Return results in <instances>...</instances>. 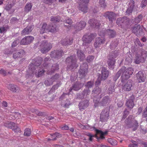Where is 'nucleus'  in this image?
I'll return each mask as SVG.
<instances>
[{
    "instance_id": "f257e3e1",
    "label": "nucleus",
    "mask_w": 147,
    "mask_h": 147,
    "mask_svg": "<svg viewBox=\"0 0 147 147\" xmlns=\"http://www.w3.org/2000/svg\"><path fill=\"white\" fill-rule=\"evenodd\" d=\"M95 89L96 90L94 89L92 91V96H93L94 97H96V98H97V100H96L95 97L93 99L95 107L98 106L100 104H101L102 105H104L110 102V100L109 97L105 96L103 97L102 101L99 103L98 99L101 98L100 96L101 94L99 95L101 92V89L97 86L96 87Z\"/></svg>"
},
{
    "instance_id": "f03ea898",
    "label": "nucleus",
    "mask_w": 147,
    "mask_h": 147,
    "mask_svg": "<svg viewBox=\"0 0 147 147\" xmlns=\"http://www.w3.org/2000/svg\"><path fill=\"white\" fill-rule=\"evenodd\" d=\"M121 81L122 90L129 91L131 90L132 86V82L131 80L121 79Z\"/></svg>"
},
{
    "instance_id": "7ed1b4c3",
    "label": "nucleus",
    "mask_w": 147,
    "mask_h": 147,
    "mask_svg": "<svg viewBox=\"0 0 147 147\" xmlns=\"http://www.w3.org/2000/svg\"><path fill=\"white\" fill-rule=\"evenodd\" d=\"M132 116L130 115L127 119H126L125 121L128 127L130 128L132 127H134V131L136 130L138 126V123L137 121L132 118Z\"/></svg>"
},
{
    "instance_id": "20e7f679",
    "label": "nucleus",
    "mask_w": 147,
    "mask_h": 147,
    "mask_svg": "<svg viewBox=\"0 0 147 147\" xmlns=\"http://www.w3.org/2000/svg\"><path fill=\"white\" fill-rule=\"evenodd\" d=\"M121 69H122L121 79L127 80L133 73V70L131 68L126 69L125 67H123Z\"/></svg>"
},
{
    "instance_id": "39448f33",
    "label": "nucleus",
    "mask_w": 147,
    "mask_h": 147,
    "mask_svg": "<svg viewBox=\"0 0 147 147\" xmlns=\"http://www.w3.org/2000/svg\"><path fill=\"white\" fill-rule=\"evenodd\" d=\"M57 29L55 27V26L48 25L46 24H43L40 30V33L42 34L49 32H54L56 31Z\"/></svg>"
},
{
    "instance_id": "423d86ee",
    "label": "nucleus",
    "mask_w": 147,
    "mask_h": 147,
    "mask_svg": "<svg viewBox=\"0 0 147 147\" xmlns=\"http://www.w3.org/2000/svg\"><path fill=\"white\" fill-rule=\"evenodd\" d=\"M84 128L86 129H89L91 130H94L96 133V137L98 139L101 138L103 139L104 138V136L105 134H107V132H103L102 131L99 130L95 128L94 127H91L88 125H86L84 126Z\"/></svg>"
},
{
    "instance_id": "0eeeda50",
    "label": "nucleus",
    "mask_w": 147,
    "mask_h": 147,
    "mask_svg": "<svg viewBox=\"0 0 147 147\" xmlns=\"http://www.w3.org/2000/svg\"><path fill=\"white\" fill-rule=\"evenodd\" d=\"M76 61L75 55H72L67 58L66 60V63L68 64L69 66L70 65V66L68 67V68L70 69H73L77 68L78 65L76 64Z\"/></svg>"
},
{
    "instance_id": "6e6552de",
    "label": "nucleus",
    "mask_w": 147,
    "mask_h": 147,
    "mask_svg": "<svg viewBox=\"0 0 147 147\" xmlns=\"http://www.w3.org/2000/svg\"><path fill=\"white\" fill-rule=\"evenodd\" d=\"M51 43H48L46 41H43L40 45V50L43 53H46L49 51L52 48Z\"/></svg>"
},
{
    "instance_id": "1a4fd4ad",
    "label": "nucleus",
    "mask_w": 147,
    "mask_h": 147,
    "mask_svg": "<svg viewBox=\"0 0 147 147\" xmlns=\"http://www.w3.org/2000/svg\"><path fill=\"white\" fill-rule=\"evenodd\" d=\"M89 0H80L79 3V8L82 11L85 13L87 10V5Z\"/></svg>"
},
{
    "instance_id": "9d476101",
    "label": "nucleus",
    "mask_w": 147,
    "mask_h": 147,
    "mask_svg": "<svg viewBox=\"0 0 147 147\" xmlns=\"http://www.w3.org/2000/svg\"><path fill=\"white\" fill-rule=\"evenodd\" d=\"M4 125L6 127L12 129L14 131L17 133L20 131V128L13 122H7Z\"/></svg>"
},
{
    "instance_id": "9b49d317",
    "label": "nucleus",
    "mask_w": 147,
    "mask_h": 147,
    "mask_svg": "<svg viewBox=\"0 0 147 147\" xmlns=\"http://www.w3.org/2000/svg\"><path fill=\"white\" fill-rule=\"evenodd\" d=\"M109 111L108 109H105L102 111L100 116V121L102 122L106 121L109 117Z\"/></svg>"
},
{
    "instance_id": "f8f14e48",
    "label": "nucleus",
    "mask_w": 147,
    "mask_h": 147,
    "mask_svg": "<svg viewBox=\"0 0 147 147\" xmlns=\"http://www.w3.org/2000/svg\"><path fill=\"white\" fill-rule=\"evenodd\" d=\"M88 66L86 63L81 65L80 69L79 71L80 77L82 78L84 77L87 73L88 71Z\"/></svg>"
},
{
    "instance_id": "ddd939ff",
    "label": "nucleus",
    "mask_w": 147,
    "mask_h": 147,
    "mask_svg": "<svg viewBox=\"0 0 147 147\" xmlns=\"http://www.w3.org/2000/svg\"><path fill=\"white\" fill-rule=\"evenodd\" d=\"M94 38V36L93 34L85 35L82 38L84 42L83 45H86V44L90 43L93 40Z\"/></svg>"
},
{
    "instance_id": "4468645a",
    "label": "nucleus",
    "mask_w": 147,
    "mask_h": 147,
    "mask_svg": "<svg viewBox=\"0 0 147 147\" xmlns=\"http://www.w3.org/2000/svg\"><path fill=\"white\" fill-rule=\"evenodd\" d=\"M132 31L136 35H140L143 34L142 27L140 25H136L132 28Z\"/></svg>"
},
{
    "instance_id": "2eb2a0df",
    "label": "nucleus",
    "mask_w": 147,
    "mask_h": 147,
    "mask_svg": "<svg viewBox=\"0 0 147 147\" xmlns=\"http://www.w3.org/2000/svg\"><path fill=\"white\" fill-rule=\"evenodd\" d=\"M34 39V38L33 36H26L22 39L20 42V44L23 45H27L31 43Z\"/></svg>"
},
{
    "instance_id": "dca6fc26",
    "label": "nucleus",
    "mask_w": 147,
    "mask_h": 147,
    "mask_svg": "<svg viewBox=\"0 0 147 147\" xmlns=\"http://www.w3.org/2000/svg\"><path fill=\"white\" fill-rule=\"evenodd\" d=\"M59 78V75L56 74L53 77L45 80V84L47 86H50L52 84L53 82L57 80Z\"/></svg>"
},
{
    "instance_id": "f3484780",
    "label": "nucleus",
    "mask_w": 147,
    "mask_h": 147,
    "mask_svg": "<svg viewBox=\"0 0 147 147\" xmlns=\"http://www.w3.org/2000/svg\"><path fill=\"white\" fill-rule=\"evenodd\" d=\"M116 56L117 55L113 57V56H111L108 58V63L110 69H113L114 68L115 63V58L116 57Z\"/></svg>"
},
{
    "instance_id": "a211bd4d",
    "label": "nucleus",
    "mask_w": 147,
    "mask_h": 147,
    "mask_svg": "<svg viewBox=\"0 0 147 147\" xmlns=\"http://www.w3.org/2000/svg\"><path fill=\"white\" fill-rule=\"evenodd\" d=\"M105 40L102 36L97 38L96 39L95 42L94 43V47L97 48L100 46L101 45L104 43Z\"/></svg>"
},
{
    "instance_id": "6ab92c4d",
    "label": "nucleus",
    "mask_w": 147,
    "mask_h": 147,
    "mask_svg": "<svg viewBox=\"0 0 147 147\" xmlns=\"http://www.w3.org/2000/svg\"><path fill=\"white\" fill-rule=\"evenodd\" d=\"M116 15L112 12H107L104 14V16L106 18H108L109 21L111 22H113V21L115 19Z\"/></svg>"
},
{
    "instance_id": "aec40b11",
    "label": "nucleus",
    "mask_w": 147,
    "mask_h": 147,
    "mask_svg": "<svg viewBox=\"0 0 147 147\" xmlns=\"http://www.w3.org/2000/svg\"><path fill=\"white\" fill-rule=\"evenodd\" d=\"M136 77L139 82H144L146 79V76L141 71H139L136 74Z\"/></svg>"
},
{
    "instance_id": "412c9836",
    "label": "nucleus",
    "mask_w": 147,
    "mask_h": 147,
    "mask_svg": "<svg viewBox=\"0 0 147 147\" xmlns=\"http://www.w3.org/2000/svg\"><path fill=\"white\" fill-rule=\"evenodd\" d=\"M134 96H133L131 97L127 101L126 103L127 107L129 109H132L134 107V104L133 102Z\"/></svg>"
},
{
    "instance_id": "4be33fe9",
    "label": "nucleus",
    "mask_w": 147,
    "mask_h": 147,
    "mask_svg": "<svg viewBox=\"0 0 147 147\" xmlns=\"http://www.w3.org/2000/svg\"><path fill=\"white\" fill-rule=\"evenodd\" d=\"M126 18L123 17L122 18H119L118 19L117 21V23L119 26H120L121 27H123L125 24V22H126L128 23L130 21L126 20Z\"/></svg>"
},
{
    "instance_id": "5701e85b",
    "label": "nucleus",
    "mask_w": 147,
    "mask_h": 147,
    "mask_svg": "<svg viewBox=\"0 0 147 147\" xmlns=\"http://www.w3.org/2000/svg\"><path fill=\"white\" fill-rule=\"evenodd\" d=\"M86 25V23L84 21H81L77 23L75 26V28L78 31H79L83 28Z\"/></svg>"
},
{
    "instance_id": "b1692460",
    "label": "nucleus",
    "mask_w": 147,
    "mask_h": 147,
    "mask_svg": "<svg viewBox=\"0 0 147 147\" xmlns=\"http://www.w3.org/2000/svg\"><path fill=\"white\" fill-rule=\"evenodd\" d=\"M33 27L32 25L28 26L22 31V34L24 35L28 34L32 31Z\"/></svg>"
},
{
    "instance_id": "393cba45",
    "label": "nucleus",
    "mask_w": 147,
    "mask_h": 147,
    "mask_svg": "<svg viewBox=\"0 0 147 147\" xmlns=\"http://www.w3.org/2000/svg\"><path fill=\"white\" fill-rule=\"evenodd\" d=\"M134 1L132 0L130 1L129 3L128 8L126 11L127 14L129 15L131 13L134 8Z\"/></svg>"
},
{
    "instance_id": "a878e982",
    "label": "nucleus",
    "mask_w": 147,
    "mask_h": 147,
    "mask_svg": "<svg viewBox=\"0 0 147 147\" xmlns=\"http://www.w3.org/2000/svg\"><path fill=\"white\" fill-rule=\"evenodd\" d=\"M88 101L86 100L84 102H81L79 104V107L80 110L85 109L88 105Z\"/></svg>"
},
{
    "instance_id": "bb28decb",
    "label": "nucleus",
    "mask_w": 147,
    "mask_h": 147,
    "mask_svg": "<svg viewBox=\"0 0 147 147\" xmlns=\"http://www.w3.org/2000/svg\"><path fill=\"white\" fill-rule=\"evenodd\" d=\"M88 23L91 26H92L93 27H94V28L97 27L98 28L100 26L99 22L98 21L95 20L93 19L89 20Z\"/></svg>"
},
{
    "instance_id": "cd10ccee",
    "label": "nucleus",
    "mask_w": 147,
    "mask_h": 147,
    "mask_svg": "<svg viewBox=\"0 0 147 147\" xmlns=\"http://www.w3.org/2000/svg\"><path fill=\"white\" fill-rule=\"evenodd\" d=\"M109 72L108 70L105 68H103L101 70V74L102 77L101 78L102 79L105 80L106 79L109 75Z\"/></svg>"
},
{
    "instance_id": "c85d7f7f",
    "label": "nucleus",
    "mask_w": 147,
    "mask_h": 147,
    "mask_svg": "<svg viewBox=\"0 0 147 147\" xmlns=\"http://www.w3.org/2000/svg\"><path fill=\"white\" fill-rule=\"evenodd\" d=\"M90 93V91L88 89L86 88L83 92V93L81 95H79L78 98H79L82 99L87 97V96L89 95Z\"/></svg>"
},
{
    "instance_id": "c756f323",
    "label": "nucleus",
    "mask_w": 147,
    "mask_h": 147,
    "mask_svg": "<svg viewBox=\"0 0 147 147\" xmlns=\"http://www.w3.org/2000/svg\"><path fill=\"white\" fill-rule=\"evenodd\" d=\"M107 34L109 36V37L111 38L113 37L115 35V32L113 30H107L104 33L102 32V33H100L99 34L100 36H101L102 34L104 35L105 34Z\"/></svg>"
},
{
    "instance_id": "7c9ffc66",
    "label": "nucleus",
    "mask_w": 147,
    "mask_h": 147,
    "mask_svg": "<svg viewBox=\"0 0 147 147\" xmlns=\"http://www.w3.org/2000/svg\"><path fill=\"white\" fill-rule=\"evenodd\" d=\"M145 60L144 57L137 55L134 59V62L136 64H139L140 62H143Z\"/></svg>"
},
{
    "instance_id": "2f4dec72",
    "label": "nucleus",
    "mask_w": 147,
    "mask_h": 147,
    "mask_svg": "<svg viewBox=\"0 0 147 147\" xmlns=\"http://www.w3.org/2000/svg\"><path fill=\"white\" fill-rule=\"evenodd\" d=\"M72 39H65L62 40L61 41V43L63 45H70L72 42Z\"/></svg>"
},
{
    "instance_id": "473e14b6",
    "label": "nucleus",
    "mask_w": 147,
    "mask_h": 147,
    "mask_svg": "<svg viewBox=\"0 0 147 147\" xmlns=\"http://www.w3.org/2000/svg\"><path fill=\"white\" fill-rule=\"evenodd\" d=\"M127 55L126 57L125 63L126 64H129L132 62V57L129 53H127Z\"/></svg>"
},
{
    "instance_id": "72a5a7b5",
    "label": "nucleus",
    "mask_w": 147,
    "mask_h": 147,
    "mask_svg": "<svg viewBox=\"0 0 147 147\" xmlns=\"http://www.w3.org/2000/svg\"><path fill=\"white\" fill-rule=\"evenodd\" d=\"M7 88L9 89L14 92H16L19 89V88L18 86L12 84L8 85Z\"/></svg>"
},
{
    "instance_id": "f704fd0d",
    "label": "nucleus",
    "mask_w": 147,
    "mask_h": 147,
    "mask_svg": "<svg viewBox=\"0 0 147 147\" xmlns=\"http://www.w3.org/2000/svg\"><path fill=\"white\" fill-rule=\"evenodd\" d=\"M77 55L78 58L81 61L83 60L85 58L84 55L80 50H78L77 51Z\"/></svg>"
},
{
    "instance_id": "c9c22d12",
    "label": "nucleus",
    "mask_w": 147,
    "mask_h": 147,
    "mask_svg": "<svg viewBox=\"0 0 147 147\" xmlns=\"http://www.w3.org/2000/svg\"><path fill=\"white\" fill-rule=\"evenodd\" d=\"M24 52L23 50H21L20 52L18 51H16L13 54V58L16 59L22 57L23 54Z\"/></svg>"
},
{
    "instance_id": "e433bc0d",
    "label": "nucleus",
    "mask_w": 147,
    "mask_h": 147,
    "mask_svg": "<svg viewBox=\"0 0 147 147\" xmlns=\"http://www.w3.org/2000/svg\"><path fill=\"white\" fill-rule=\"evenodd\" d=\"M13 6V5L12 4H10L6 6L5 9L9 12V13H12L15 11L14 9L12 8Z\"/></svg>"
},
{
    "instance_id": "4c0bfd02",
    "label": "nucleus",
    "mask_w": 147,
    "mask_h": 147,
    "mask_svg": "<svg viewBox=\"0 0 147 147\" xmlns=\"http://www.w3.org/2000/svg\"><path fill=\"white\" fill-rule=\"evenodd\" d=\"M32 5L31 3H27L24 8V11L26 13L28 12L31 10Z\"/></svg>"
},
{
    "instance_id": "58836bf2",
    "label": "nucleus",
    "mask_w": 147,
    "mask_h": 147,
    "mask_svg": "<svg viewBox=\"0 0 147 147\" xmlns=\"http://www.w3.org/2000/svg\"><path fill=\"white\" fill-rule=\"evenodd\" d=\"M61 20L60 17L59 16H54L51 17V21L53 22H59Z\"/></svg>"
},
{
    "instance_id": "ea45409f",
    "label": "nucleus",
    "mask_w": 147,
    "mask_h": 147,
    "mask_svg": "<svg viewBox=\"0 0 147 147\" xmlns=\"http://www.w3.org/2000/svg\"><path fill=\"white\" fill-rule=\"evenodd\" d=\"M83 84H76L73 86V89L75 90H79L82 86Z\"/></svg>"
},
{
    "instance_id": "a19ab883",
    "label": "nucleus",
    "mask_w": 147,
    "mask_h": 147,
    "mask_svg": "<svg viewBox=\"0 0 147 147\" xmlns=\"http://www.w3.org/2000/svg\"><path fill=\"white\" fill-rule=\"evenodd\" d=\"M115 86L114 84H112L109 87V88L108 90V93L109 94H112V93L114 91V87Z\"/></svg>"
},
{
    "instance_id": "79ce46f5",
    "label": "nucleus",
    "mask_w": 147,
    "mask_h": 147,
    "mask_svg": "<svg viewBox=\"0 0 147 147\" xmlns=\"http://www.w3.org/2000/svg\"><path fill=\"white\" fill-rule=\"evenodd\" d=\"M51 139L52 140H55L56 138H59L61 137V135L59 133H57L55 134H51Z\"/></svg>"
},
{
    "instance_id": "37998d69",
    "label": "nucleus",
    "mask_w": 147,
    "mask_h": 147,
    "mask_svg": "<svg viewBox=\"0 0 147 147\" xmlns=\"http://www.w3.org/2000/svg\"><path fill=\"white\" fill-rule=\"evenodd\" d=\"M44 70L43 69H42L38 70V73L36 72L35 73V74L37 77H39L41 76L44 73Z\"/></svg>"
},
{
    "instance_id": "c03bdc74",
    "label": "nucleus",
    "mask_w": 147,
    "mask_h": 147,
    "mask_svg": "<svg viewBox=\"0 0 147 147\" xmlns=\"http://www.w3.org/2000/svg\"><path fill=\"white\" fill-rule=\"evenodd\" d=\"M122 69H121L117 72L115 75V76L114 77V80H117L120 76L121 74L122 75Z\"/></svg>"
},
{
    "instance_id": "a18cd8bd",
    "label": "nucleus",
    "mask_w": 147,
    "mask_h": 147,
    "mask_svg": "<svg viewBox=\"0 0 147 147\" xmlns=\"http://www.w3.org/2000/svg\"><path fill=\"white\" fill-rule=\"evenodd\" d=\"M31 130L30 129L26 128L24 130V134L25 136H29L31 134Z\"/></svg>"
},
{
    "instance_id": "49530a36",
    "label": "nucleus",
    "mask_w": 147,
    "mask_h": 147,
    "mask_svg": "<svg viewBox=\"0 0 147 147\" xmlns=\"http://www.w3.org/2000/svg\"><path fill=\"white\" fill-rule=\"evenodd\" d=\"M63 52V51L62 50H61L59 51H56L55 53V54H56V57L58 58L61 57L62 56Z\"/></svg>"
},
{
    "instance_id": "de8ad7c7",
    "label": "nucleus",
    "mask_w": 147,
    "mask_h": 147,
    "mask_svg": "<svg viewBox=\"0 0 147 147\" xmlns=\"http://www.w3.org/2000/svg\"><path fill=\"white\" fill-rule=\"evenodd\" d=\"M108 141V142L112 145H115L117 144L116 141L112 139H109Z\"/></svg>"
},
{
    "instance_id": "09e8293b",
    "label": "nucleus",
    "mask_w": 147,
    "mask_h": 147,
    "mask_svg": "<svg viewBox=\"0 0 147 147\" xmlns=\"http://www.w3.org/2000/svg\"><path fill=\"white\" fill-rule=\"evenodd\" d=\"M93 84V83L92 82L89 81L87 82L86 85V87L87 89L91 88L92 87Z\"/></svg>"
},
{
    "instance_id": "8fccbe9b",
    "label": "nucleus",
    "mask_w": 147,
    "mask_h": 147,
    "mask_svg": "<svg viewBox=\"0 0 147 147\" xmlns=\"http://www.w3.org/2000/svg\"><path fill=\"white\" fill-rule=\"evenodd\" d=\"M43 1L44 3L49 4L51 5L52 4V3H53L56 0H43Z\"/></svg>"
},
{
    "instance_id": "3c124183",
    "label": "nucleus",
    "mask_w": 147,
    "mask_h": 147,
    "mask_svg": "<svg viewBox=\"0 0 147 147\" xmlns=\"http://www.w3.org/2000/svg\"><path fill=\"white\" fill-rule=\"evenodd\" d=\"M94 59V57L93 56H89L87 58V61L88 62H90L93 61Z\"/></svg>"
},
{
    "instance_id": "603ef678",
    "label": "nucleus",
    "mask_w": 147,
    "mask_h": 147,
    "mask_svg": "<svg viewBox=\"0 0 147 147\" xmlns=\"http://www.w3.org/2000/svg\"><path fill=\"white\" fill-rule=\"evenodd\" d=\"M101 79L102 78H101L100 76L98 77V78L95 83L96 85H98L100 83L102 80Z\"/></svg>"
},
{
    "instance_id": "864d4df0",
    "label": "nucleus",
    "mask_w": 147,
    "mask_h": 147,
    "mask_svg": "<svg viewBox=\"0 0 147 147\" xmlns=\"http://www.w3.org/2000/svg\"><path fill=\"white\" fill-rule=\"evenodd\" d=\"M65 22L69 24H71L72 22L70 19L68 17H66V19L65 21Z\"/></svg>"
},
{
    "instance_id": "5fc2aeb1",
    "label": "nucleus",
    "mask_w": 147,
    "mask_h": 147,
    "mask_svg": "<svg viewBox=\"0 0 147 147\" xmlns=\"http://www.w3.org/2000/svg\"><path fill=\"white\" fill-rule=\"evenodd\" d=\"M99 3L102 7H105L106 6L104 0H100Z\"/></svg>"
},
{
    "instance_id": "6e6d98bb",
    "label": "nucleus",
    "mask_w": 147,
    "mask_h": 147,
    "mask_svg": "<svg viewBox=\"0 0 147 147\" xmlns=\"http://www.w3.org/2000/svg\"><path fill=\"white\" fill-rule=\"evenodd\" d=\"M147 4V0H142L141 6L142 7H145Z\"/></svg>"
},
{
    "instance_id": "4d7b16f0",
    "label": "nucleus",
    "mask_w": 147,
    "mask_h": 147,
    "mask_svg": "<svg viewBox=\"0 0 147 147\" xmlns=\"http://www.w3.org/2000/svg\"><path fill=\"white\" fill-rule=\"evenodd\" d=\"M19 42V40L17 39L14 41L12 45V46L14 47L16 46Z\"/></svg>"
},
{
    "instance_id": "13d9d810",
    "label": "nucleus",
    "mask_w": 147,
    "mask_h": 147,
    "mask_svg": "<svg viewBox=\"0 0 147 147\" xmlns=\"http://www.w3.org/2000/svg\"><path fill=\"white\" fill-rule=\"evenodd\" d=\"M96 135H92V134H91L90 133L88 134V136L90 137V138H89V140H90V141H92V137H96L97 138V139H97V138L96 137ZM101 139V138H99V139Z\"/></svg>"
},
{
    "instance_id": "bf43d9fd",
    "label": "nucleus",
    "mask_w": 147,
    "mask_h": 147,
    "mask_svg": "<svg viewBox=\"0 0 147 147\" xmlns=\"http://www.w3.org/2000/svg\"><path fill=\"white\" fill-rule=\"evenodd\" d=\"M13 115L14 116L15 118H19L20 117V114L18 112H15L13 113Z\"/></svg>"
},
{
    "instance_id": "052dcab7",
    "label": "nucleus",
    "mask_w": 147,
    "mask_h": 147,
    "mask_svg": "<svg viewBox=\"0 0 147 147\" xmlns=\"http://www.w3.org/2000/svg\"><path fill=\"white\" fill-rule=\"evenodd\" d=\"M52 67H53L52 68L53 69H54V68L55 67V69H54H54L52 71V72H54L55 70H58L59 69L58 68L59 66L57 64H56L55 65H53Z\"/></svg>"
},
{
    "instance_id": "680f3d73",
    "label": "nucleus",
    "mask_w": 147,
    "mask_h": 147,
    "mask_svg": "<svg viewBox=\"0 0 147 147\" xmlns=\"http://www.w3.org/2000/svg\"><path fill=\"white\" fill-rule=\"evenodd\" d=\"M129 114V112L127 110H125L124 111V113L123 116V119H124Z\"/></svg>"
},
{
    "instance_id": "e2e57ef3",
    "label": "nucleus",
    "mask_w": 147,
    "mask_h": 147,
    "mask_svg": "<svg viewBox=\"0 0 147 147\" xmlns=\"http://www.w3.org/2000/svg\"><path fill=\"white\" fill-rule=\"evenodd\" d=\"M0 74L4 76H5L7 74V73L6 71L2 69L0 70Z\"/></svg>"
},
{
    "instance_id": "0e129e2a",
    "label": "nucleus",
    "mask_w": 147,
    "mask_h": 147,
    "mask_svg": "<svg viewBox=\"0 0 147 147\" xmlns=\"http://www.w3.org/2000/svg\"><path fill=\"white\" fill-rule=\"evenodd\" d=\"M143 117L145 118L147 117V106L145 110L144 111V113L143 115Z\"/></svg>"
},
{
    "instance_id": "69168bd1",
    "label": "nucleus",
    "mask_w": 147,
    "mask_h": 147,
    "mask_svg": "<svg viewBox=\"0 0 147 147\" xmlns=\"http://www.w3.org/2000/svg\"><path fill=\"white\" fill-rule=\"evenodd\" d=\"M142 16L141 15H139L137 18H138V20L137 21H136V23H138L140 22V21L142 20Z\"/></svg>"
},
{
    "instance_id": "338daca9",
    "label": "nucleus",
    "mask_w": 147,
    "mask_h": 147,
    "mask_svg": "<svg viewBox=\"0 0 147 147\" xmlns=\"http://www.w3.org/2000/svg\"><path fill=\"white\" fill-rule=\"evenodd\" d=\"M142 16L141 15H139L137 18H138V20L137 21H136V23H138L140 22V21L142 20Z\"/></svg>"
},
{
    "instance_id": "774afa93",
    "label": "nucleus",
    "mask_w": 147,
    "mask_h": 147,
    "mask_svg": "<svg viewBox=\"0 0 147 147\" xmlns=\"http://www.w3.org/2000/svg\"><path fill=\"white\" fill-rule=\"evenodd\" d=\"M62 129L63 130H67L69 129V127L67 125H64V126L62 127Z\"/></svg>"
}]
</instances>
